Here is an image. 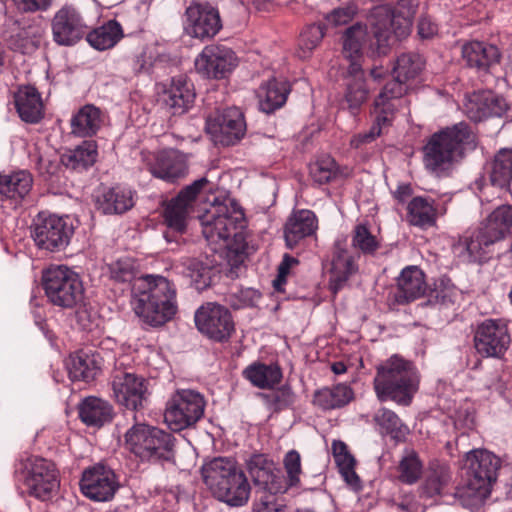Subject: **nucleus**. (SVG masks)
Masks as SVG:
<instances>
[{
	"label": "nucleus",
	"instance_id": "f257e3e1",
	"mask_svg": "<svg viewBox=\"0 0 512 512\" xmlns=\"http://www.w3.org/2000/svg\"><path fill=\"white\" fill-rule=\"evenodd\" d=\"M112 280L132 285V306L135 314L150 326H161L177 312L176 289L161 275L136 277L138 267L130 257L119 258L108 266Z\"/></svg>",
	"mask_w": 512,
	"mask_h": 512
},
{
	"label": "nucleus",
	"instance_id": "f03ea898",
	"mask_svg": "<svg viewBox=\"0 0 512 512\" xmlns=\"http://www.w3.org/2000/svg\"><path fill=\"white\" fill-rule=\"evenodd\" d=\"M476 147V136L468 124L457 123L434 133L423 147L425 168L437 177L448 176L466 151Z\"/></svg>",
	"mask_w": 512,
	"mask_h": 512
},
{
	"label": "nucleus",
	"instance_id": "7ed1b4c3",
	"mask_svg": "<svg viewBox=\"0 0 512 512\" xmlns=\"http://www.w3.org/2000/svg\"><path fill=\"white\" fill-rule=\"evenodd\" d=\"M373 384L379 401L391 400L398 405L408 406L418 390L419 377L410 361L392 355L377 366Z\"/></svg>",
	"mask_w": 512,
	"mask_h": 512
},
{
	"label": "nucleus",
	"instance_id": "20e7f679",
	"mask_svg": "<svg viewBox=\"0 0 512 512\" xmlns=\"http://www.w3.org/2000/svg\"><path fill=\"white\" fill-rule=\"evenodd\" d=\"M175 438L154 426L136 423L125 433V444L142 461H169L173 457Z\"/></svg>",
	"mask_w": 512,
	"mask_h": 512
},
{
	"label": "nucleus",
	"instance_id": "39448f33",
	"mask_svg": "<svg viewBox=\"0 0 512 512\" xmlns=\"http://www.w3.org/2000/svg\"><path fill=\"white\" fill-rule=\"evenodd\" d=\"M42 286L46 297L55 306L73 309L83 302V282L78 273L65 265H51L45 269Z\"/></svg>",
	"mask_w": 512,
	"mask_h": 512
},
{
	"label": "nucleus",
	"instance_id": "423d86ee",
	"mask_svg": "<svg viewBox=\"0 0 512 512\" xmlns=\"http://www.w3.org/2000/svg\"><path fill=\"white\" fill-rule=\"evenodd\" d=\"M91 17L80 7L65 3L59 7L50 20L52 40L62 47H72L79 43L94 26Z\"/></svg>",
	"mask_w": 512,
	"mask_h": 512
},
{
	"label": "nucleus",
	"instance_id": "0eeeda50",
	"mask_svg": "<svg viewBox=\"0 0 512 512\" xmlns=\"http://www.w3.org/2000/svg\"><path fill=\"white\" fill-rule=\"evenodd\" d=\"M228 204L214 206L202 218V233L210 244L221 242L230 248L228 241L231 237L242 240V233L238 229L244 227V214L240 207L229 200Z\"/></svg>",
	"mask_w": 512,
	"mask_h": 512
},
{
	"label": "nucleus",
	"instance_id": "6e6552de",
	"mask_svg": "<svg viewBox=\"0 0 512 512\" xmlns=\"http://www.w3.org/2000/svg\"><path fill=\"white\" fill-rule=\"evenodd\" d=\"M14 474L16 480L28 488L30 495L41 500L50 498L59 486L54 464L41 457L21 459L15 466Z\"/></svg>",
	"mask_w": 512,
	"mask_h": 512
},
{
	"label": "nucleus",
	"instance_id": "1a4fd4ad",
	"mask_svg": "<svg viewBox=\"0 0 512 512\" xmlns=\"http://www.w3.org/2000/svg\"><path fill=\"white\" fill-rule=\"evenodd\" d=\"M205 406V399L198 391L178 389L166 403L164 421L173 431L184 430L203 417Z\"/></svg>",
	"mask_w": 512,
	"mask_h": 512
},
{
	"label": "nucleus",
	"instance_id": "9d476101",
	"mask_svg": "<svg viewBox=\"0 0 512 512\" xmlns=\"http://www.w3.org/2000/svg\"><path fill=\"white\" fill-rule=\"evenodd\" d=\"M374 40L369 44L371 56H385L392 45V34L398 40L406 38L410 32L413 21L390 14L387 10H376L372 16Z\"/></svg>",
	"mask_w": 512,
	"mask_h": 512
},
{
	"label": "nucleus",
	"instance_id": "9b49d317",
	"mask_svg": "<svg viewBox=\"0 0 512 512\" xmlns=\"http://www.w3.org/2000/svg\"><path fill=\"white\" fill-rule=\"evenodd\" d=\"M424 61L422 57L415 52H406L400 54L393 67L394 78L386 83L379 93L378 103L385 102L396 103L398 108L401 105V98L407 92V82L417 77L422 71Z\"/></svg>",
	"mask_w": 512,
	"mask_h": 512
},
{
	"label": "nucleus",
	"instance_id": "f8f14e48",
	"mask_svg": "<svg viewBox=\"0 0 512 512\" xmlns=\"http://www.w3.org/2000/svg\"><path fill=\"white\" fill-rule=\"evenodd\" d=\"M115 401L131 411L143 408L148 396L147 381L131 369L116 367L111 374Z\"/></svg>",
	"mask_w": 512,
	"mask_h": 512
},
{
	"label": "nucleus",
	"instance_id": "ddd939ff",
	"mask_svg": "<svg viewBox=\"0 0 512 512\" xmlns=\"http://www.w3.org/2000/svg\"><path fill=\"white\" fill-rule=\"evenodd\" d=\"M73 227L56 215L39 213L33 221L31 236L36 245L48 251H56L68 245Z\"/></svg>",
	"mask_w": 512,
	"mask_h": 512
},
{
	"label": "nucleus",
	"instance_id": "4468645a",
	"mask_svg": "<svg viewBox=\"0 0 512 512\" xmlns=\"http://www.w3.org/2000/svg\"><path fill=\"white\" fill-rule=\"evenodd\" d=\"M197 329L216 342L227 341L234 332V322L228 308L208 302L200 306L194 316Z\"/></svg>",
	"mask_w": 512,
	"mask_h": 512
},
{
	"label": "nucleus",
	"instance_id": "2eb2a0df",
	"mask_svg": "<svg viewBox=\"0 0 512 512\" xmlns=\"http://www.w3.org/2000/svg\"><path fill=\"white\" fill-rule=\"evenodd\" d=\"M207 183L208 180L205 177L194 181L191 185L182 189L177 197L167 204L164 210V220L168 227V231L164 234V237L167 242L174 240L170 235L171 233H184L192 203Z\"/></svg>",
	"mask_w": 512,
	"mask_h": 512
},
{
	"label": "nucleus",
	"instance_id": "dca6fc26",
	"mask_svg": "<svg viewBox=\"0 0 512 512\" xmlns=\"http://www.w3.org/2000/svg\"><path fill=\"white\" fill-rule=\"evenodd\" d=\"M474 343L477 352L485 357H501L511 343L505 321L486 319L476 329Z\"/></svg>",
	"mask_w": 512,
	"mask_h": 512
},
{
	"label": "nucleus",
	"instance_id": "f3484780",
	"mask_svg": "<svg viewBox=\"0 0 512 512\" xmlns=\"http://www.w3.org/2000/svg\"><path fill=\"white\" fill-rule=\"evenodd\" d=\"M246 125L243 115L238 108L231 107L216 116H209L206 121V131L216 142L222 145H233L245 133Z\"/></svg>",
	"mask_w": 512,
	"mask_h": 512
},
{
	"label": "nucleus",
	"instance_id": "a211bd4d",
	"mask_svg": "<svg viewBox=\"0 0 512 512\" xmlns=\"http://www.w3.org/2000/svg\"><path fill=\"white\" fill-rule=\"evenodd\" d=\"M185 17L184 29L194 38H213L222 28L218 10L208 4L192 3L186 8Z\"/></svg>",
	"mask_w": 512,
	"mask_h": 512
},
{
	"label": "nucleus",
	"instance_id": "6ab92c4d",
	"mask_svg": "<svg viewBox=\"0 0 512 512\" xmlns=\"http://www.w3.org/2000/svg\"><path fill=\"white\" fill-rule=\"evenodd\" d=\"M118 486L113 470L101 464L85 470L80 481L82 493L97 502L111 500Z\"/></svg>",
	"mask_w": 512,
	"mask_h": 512
},
{
	"label": "nucleus",
	"instance_id": "aec40b11",
	"mask_svg": "<svg viewBox=\"0 0 512 512\" xmlns=\"http://www.w3.org/2000/svg\"><path fill=\"white\" fill-rule=\"evenodd\" d=\"M235 66V53L220 45L206 46L195 60L196 71L207 78H224Z\"/></svg>",
	"mask_w": 512,
	"mask_h": 512
},
{
	"label": "nucleus",
	"instance_id": "412c9836",
	"mask_svg": "<svg viewBox=\"0 0 512 512\" xmlns=\"http://www.w3.org/2000/svg\"><path fill=\"white\" fill-rule=\"evenodd\" d=\"M247 469L261 495L279 494L287 490L284 477L275 473L274 464L263 454H254L247 462Z\"/></svg>",
	"mask_w": 512,
	"mask_h": 512
},
{
	"label": "nucleus",
	"instance_id": "4be33fe9",
	"mask_svg": "<svg viewBox=\"0 0 512 512\" xmlns=\"http://www.w3.org/2000/svg\"><path fill=\"white\" fill-rule=\"evenodd\" d=\"M247 469L261 495L279 494L287 490L284 477L275 473L274 464L263 454H254L247 462Z\"/></svg>",
	"mask_w": 512,
	"mask_h": 512
},
{
	"label": "nucleus",
	"instance_id": "5701e85b",
	"mask_svg": "<svg viewBox=\"0 0 512 512\" xmlns=\"http://www.w3.org/2000/svg\"><path fill=\"white\" fill-rule=\"evenodd\" d=\"M505 99L490 90L469 94L464 103V112L475 122L490 117H501L507 111Z\"/></svg>",
	"mask_w": 512,
	"mask_h": 512
},
{
	"label": "nucleus",
	"instance_id": "b1692460",
	"mask_svg": "<svg viewBox=\"0 0 512 512\" xmlns=\"http://www.w3.org/2000/svg\"><path fill=\"white\" fill-rule=\"evenodd\" d=\"M153 159V162L146 163L148 171L154 177L168 183H175L188 172L187 157L179 150H162Z\"/></svg>",
	"mask_w": 512,
	"mask_h": 512
},
{
	"label": "nucleus",
	"instance_id": "393cba45",
	"mask_svg": "<svg viewBox=\"0 0 512 512\" xmlns=\"http://www.w3.org/2000/svg\"><path fill=\"white\" fill-rule=\"evenodd\" d=\"M406 211L409 225L426 230L436 226L438 217L446 214L447 208L428 196H415L408 202Z\"/></svg>",
	"mask_w": 512,
	"mask_h": 512
},
{
	"label": "nucleus",
	"instance_id": "a878e982",
	"mask_svg": "<svg viewBox=\"0 0 512 512\" xmlns=\"http://www.w3.org/2000/svg\"><path fill=\"white\" fill-rule=\"evenodd\" d=\"M357 270L354 256L346 249L345 242L336 241L329 269V290L336 295Z\"/></svg>",
	"mask_w": 512,
	"mask_h": 512
},
{
	"label": "nucleus",
	"instance_id": "bb28decb",
	"mask_svg": "<svg viewBox=\"0 0 512 512\" xmlns=\"http://www.w3.org/2000/svg\"><path fill=\"white\" fill-rule=\"evenodd\" d=\"M194 100V87L186 76L173 77L169 84L165 85L162 101L173 115H182L187 112L192 107Z\"/></svg>",
	"mask_w": 512,
	"mask_h": 512
},
{
	"label": "nucleus",
	"instance_id": "cd10ccee",
	"mask_svg": "<svg viewBox=\"0 0 512 512\" xmlns=\"http://www.w3.org/2000/svg\"><path fill=\"white\" fill-rule=\"evenodd\" d=\"M499 467L500 459L487 450L474 449L466 453V477L473 478L476 481L494 484L497 479Z\"/></svg>",
	"mask_w": 512,
	"mask_h": 512
},
{
	"label": "nucleus",
	"instance_id": "c85d7f7f",
	"mask_svg": "<svg viewBox=\"0 0 512 512\" xmlns=\"http://www.w3.org/2000/svg\"><path fill=\"white\" fill-rule=\"evenodd\" d=\"M318 229L316 215L307 209L295 211L284 227V238L288 248L293 249L302 240L315 235Z\"/></svg>",
	"mask_w": 512,
	"mask_h": 512
},
{
	"label": "nucleus",
	"instance_id": "c756f323",
	"mask_svg": "<svg viewBox=\"0 0 512 512\" xmlns=\"http://www.w3.org/2000/svg\"><path fill=\"white\" fill-rule=\"evenodd\" d=\"M238 469L236 462L227 457L207 460L201 467L203 482L215 496Z\"/></svg>",
	"mask_w": 512,
	"mask_h": 512
},
{
	"label": "nucleus",
	"instance_id": "7c9ffc66",
	"mask_svg": "<svg viewBox=\"0 0 512 512\" xmlns=\"http://www.w3.org/2000/svg\"><path fill=\"white\" fill-rule=\"evenodd\" d=\"M481 228L486 243L505 239L512 230V205L498 206L488 215Z\"/></svg>",
	"mask_w": 512,
	"mask_h": 512
},
{
	"label": "nucleus",
	"instance_id": "2f4dec72",
	"mask_svg": "<svg viewBox=\"0 0 512 512\" xmlns=\"http://www.w3.org/2000/svg\"><path fill=\"white\" fill-rule=\"evenodd\" d=\"M427 285L423 271L417 266L404 268L397 280L396 300L408 303L424 295Z\"/></svg>",
	"mask_w": 512,
	"mask_h": 512
},
{
	"label": "nucleus",
	"instance_id": "473e14b6",
	"mask_svg": "<svg viewBox=\"0 0 512 512\" xmlns=\"http://www.w3.org/2000/svg\"><path fill=\"white\" fill-rule=\"evenodd\" d=\"M102 358L98 353L77 352L69 357L67 369L73 381H91L100 373Z\"/></svg>",
	"mask_w": 512,
	"mask_h": 512
},
{
	"label": "nucleus",
	"instance_id": "72a5a7b5",
	"mask_svg": "<svg viewBox=\"0 0 512 512\" xmlns=\"http://www.w3.org/2000/svg\"><path fill=\"white\" fill-rule=\"evenodd\" d=\"M492 486L493 484L466 477V480L456 487L454 497L464 508L476 510L489 498Z\"/></svg>",
	"mask_w": 512,
	"mask_h": 512
},
{
	"label": "nucleus",
	"instance_id": "f704fd0d",
	"mask_svg": "<svg viewBox=\"0 0 512 512\" xmlns=\"http://www.w3.org/2000/svg\"><path fill=\"white\" fill-rule=\"evenodd\" d=\"M345 86L344 97L349 109L352 111L359 109L369 95L361 63L349 64Z\"/></svg>",
	"mask_w": 512,
	"mask_h": 512
},
{
	"label": "nucleus",
	"instance_id": "c9c22d12",
	"mask_svg": "<svg viewBox=\"0 0 512 512\" xmlns=\"http://www.w3.org/2000/svg\"><path fill=\"white\" fill-rule=\"evenodd\" d=\"M462 58L467 66L486 71L499 61L500 53L496 46L481 41H471L463 45Z\"/></svg>",
	"mask_w": 512,
	"mask_h": 512
},
{
	"label": "nucleus",
	"instance_id": "e433bc0d",
	"mask_svg": "<svg viewBox=\"0 0 512 512\" xmlns=\"http://www.w3.org/2000/svg\"><path fill=\"white\" fill-rule=\"evenodd\" d=\"M398 110L396 103L385 102L378 103V97L375 99V122L368 132L360 133L352 137L350 144L354 148L374 141L380 136L382 128L391 124L395 112Z\"/></svg>",
	"mask_w": 512,
	"mask_h": 512
},
{
	"label": "nucleus",
	"instance_id": "4c0bfd02",
	"mask_svg": "<svg viewBox=\"0 0 512 512\" xmlns=\"http://www.w3.org/2000/svg\"><path fill=\"white\" fill-rule=\"evenodd\" d=\"M103 123L102 112L92 104L81 107L70 121L71 133L78 137H92Z\"/></svg>",
	"mask_w": 512,
	"mask_h": 512
},
{
	"label": "nucleus",
	"instance_id": "58836bf2",
	"mask_svg": "<svg viewBox=\"0 0 512 512\" xmlns=\"http://www.w3.org/2000/svg\"><path fill=\"white\" fill-rule=\"evenodd\" d=\"M15 105L22 120L38 122L43 116V103L39 92L32 86L19 88L15 94Z\"/></svg>",
	"mask_w": 512,
	"mask_h": 512
},
{
	"label": "nucleus",
	"instance_id": "ea45409f",
	"mask_svg": "<svg viewBox=\"0 0 512 512\" xmlns=\"http://www.w3.org/2000/svg\"><path fill=\"white\" fill-rule=\"evenodd\" d=\"M290 92V85L285 80L275 78L263 84L258 91L259 107L265 113H272L282 107Z\"/></svg>",
	"mask_w": 512,
	"mask_h": 512
},
{
	"label": "nucleus",
	"instance_id": "a19ab883",
	"mask_svg": "<svg viewBox=\"0 0 512 512\" xmlns=\"http://www.w3.org/2000/svg\"><path fill=\"white\" fill-rule=\"evenodd\" d=\"M249 495L248 480L244 472L237 469L215 497L231 506H242L248 501Z\"/></svg>",
	"mask_w": 512,
	"mask_h": 512
},
{
	"label": "nucleus",
	"instance_id": "79ce46f5",
	"mask_svg": "<svg viewBox=\"0 0 512 512\" xmlns=\"http://www.w3.org/2000/svg\"><path fill=\"white\" fill-rule=\"evenodd\" d=\"M354 399V392L347 384H337L317 390L313 403L322 410H333L346 406Z\"/></svg>",
	"mask_w": 512,
	"mask_h": 512
},
{
	"label": "nucleus",
	"instance_id": "37998d69",
	"mask_svg": "<svg viewBox=\"0 0 512 512\" xmlns=\"http://www.w3.org/2000/svg\"><path fill=\"white\" fill-rule=\"evenodd\" d=\"M123 29L116 20H109L103 25L94 26L85 35L89 45L98 51H105L113 48L122 38Z\"/></svg>",
	"mask_w": 512,
	"mask_h": 512
},
{
	"label": "nucleus",
	"instance_id": "c03bdc74",
	"mask_svg": "<svg viewBox=\"0 0 512 512\" xmlns=\"http://www.w3.org/2000/svg\"><path fill=\"white\" fill-rule=\"evenodd\" d=\"M32 182L31 175L26 171L0 175V201L12 200L17 203L29 193Z\"/></svg>",
	"mask_w": 512,
	"mask_h": 512
},
{
	"label": "nucleus",
	"instance_id": "a18cd8bd",
	"mask_svg": "<svg viewBox=\"0 0 512 512\" xmlns=\"http://www.w3.org/2000/svg\"><path fill=\"white\" fill-rule=\"evenodd\" d=\"M243 376L259 389H271L280 383L282 371L277 364L254 362L244 369Z\"/></svg>",
	"mask_w": 512,
	"mask_h": 512
},
{
	"label": "nucleus",
	"instance_id": "49530a36",
	"mask_svg": "<svg viewBox=\"0 0 512 512\" xmlns=\"http://www.w3.org/2000/svg\"><path fill=\"white\" fill-rule=\"evenodd\" d=\"M134 192L127 188L114 187L104 192L97 200L104 214H121L134 206Z\"/></svg>",
	"mask_w": 512,
	"mask_h": 512
},
{
	"label": "nucleus",
	"instance_id": "de8ad7c7",
	"mask_svg": "<svg viewBox=\"0 0 512 512\" xmlns=\"http://www.w3.org/2000/svg\"><path fill=\"white\" fill-rule=\"evenodd\" d=\"M367 38V27L361 23H356L345 30L342 36V54L350 64L361 63L362 47Z\"/></svg>",
	"mask_w": 512,
	"mask_h": 512
},
{
	"label": "nucleus",
	"instance_id": "09e8293b",
	"mask_svg": "<svg viewBox=\"0 0 512 512\" xmlns=\"http://www.w3.org/2000/svg\"><path fill=\"white\" fill-rule=\"evenodd\" d=\"M80 419L89 426H102L112 418V407L97 397H87L79 406Z\"/></svg>",
	"mask_w": 512,
	"mask_h": 512
},
{
	"label": "nucleus",
	"instance_id": "8fccbe9b",
	"mask_svg": "<svg viewBox=\"0 0 512 512\" xmlns=\"http://www.w3.org/2000/svg\"><path fill=\"white\" fill-rule=\"evenodd\" d=\"M494 243H486L480 227L475 237H462L453 244V252L463 261L475 262L482 258L485 249Z\"/></svg>",
	"mask_w": 512,
	"mask_h": 512
},
{
	"label": "nucleus",
	"instance_id": "3c124183",
	"mask_svg": "<svg viewBox=\"0 0 512 512\" xmlns=\"http://www.w3.org/2000/svg\"><path fill=\"white\" fill-rule=\"evenodd\" d=\"M97 155L96 142L89 140L64 154L62 162L73 170H85L95 163Z\"/></svg>",
	"mask_w": 512,
	"mask_h": 512
},
{
	"label": "nucleus",
	"instance_id": "603ef678",
	"mask_svg": "<svg viewBox=\"0 0 512 512\" xmlns=\"http://www.w3.org/2000/svg\"><path fill=\"white\" fill-rule=\"evenodd\" d=\"M374 421L382 434L390 435L396 441L403 440L408 433L407 426L398 415L387 408H380L374 415Z\"/></svg>",
	"mask_w": 512,
	"mask_h": 512
},
{
	"label": "nucleus",
	"instance_id": "864d4df0",
	"mask_svg": "<svg viewBox=\"0 0 512 512\" xmlns=\"http://www.w3.org/2000/svg\"><path fill=\"white\" fill-rule=\"evenodd\" d=\"M490 179L494 186L505 188L512 180V149L498 151L492 163Z\"/></svg>",
	"mask_w": 512,
	"mask_h": 512
},
{
	"label": "nucleus",
	"instance_id": "5fc2aeb1",
	"mask_svg": "<svg viewBox=\"0 0 512 512\" xmlns=\"http://www.w3.org/2000/svg\"><path fill=\"white\" fill-rule=\"evenodd\" d=\"M309 174L315 183L322 185L338 179L342 172L334 158L323 155L310 164Z\"/></svg>",
	"mask_w": 512,
	"mask_h": 512
},
{
	"label": "nucleus",
	"instance_id": "6e6d98bb",
	"mask_svg": "<svg viewBox=\"0 0 512 512\" xmlns=\"http://www.w3.org/2000/svg\"><path fill=\"white\" fill-rule=\"evenodd\" d=\"M450 480L451 472L449 467L447 465L437 464L430 468L423 484V491L429 497L438 495Z\"/></svg>",
	"mask_w": 512,
	"mask_h": 512
},
{
	"label": "nucleus",
	"instance_id": "4d7b16f0",
	"mask_svg": "<svg viewBox=\"0 0 512 512\" xmlns=\"http://www.w3.org/2000/svg\"><path fill=\"white\" fill-rule=\"evenodd\" d=\"M176 269L188 277L197 288L207 284L206 278L209 272L208 267L196 258L183 257L176 265Z\"/></svg>",
	"mask_w": 512,
	"mask_h": 512
},
{
	"label": "nucleus",
	"instance_id": "13d9d810",
	"mask_svg": "<svg viewBox=\"0 0 512 512\" xmlns=\"http://www.w3.org/2000/svg\"><path fill=\"white\" fill-rule=\"evenodd\" d=\"M398 478L402 483L414 484L422 474V463L414 452L406 454L398 465Z\"/></svg>",
	"mask_w": 512,
	"mask_h": 512
},
{
	"label": "nucleus",
	"instance_id": "bf43d9fd",
	"mask_svg": "<svg viewBox=\"0 0 512 512\" xmlns=\"http://www.w3.org/2000/svg\"><path fill=\"white\" fill-rule=\"evenodd\" d=\"M324 37V30L321 25L313 24L305 28L300 34L298 56L300 58L309 57L313 49L321 42Z\"/></svg>",
	"mask_w": 512,
	"mask_h": 512
},
{
	"label": "nucleus",
	"instance_id": "052dcab7",
	"mask_svg": "<svg viewBox=\"0 0 512 512\" xmlns=\"http://www.w3.org/2000/svg\"><path fill=\"white\" fill-rule=\"evenodd\" d=\"M352 246L364 254H374L380 244L366 225L358 224L353 230Z\"/></svg>",
	"mask_w": 512,
	"mask_h": 512
},
{
	"label": "nucleus",
	"instance_id": "680f3d73",
	"mask_svg": "<svg viewBox=\"0 0 512 512\" xmlns=\"http://www.w3.org/2000/svg\"><path fill=\"white\" fill-rule=\"evenodd\" d=\"M345 482L353 489L358 490L361 487L360 479L355 472V459L350 453H345L334 457Z\"/></svg>",
	"mask_w": 512,
	"mask_h": 512
},
{
	"label": "nucleus",
	"instance_id": "e2e57ef3",
	"mask_svg": "<svg viewBox=\"0 0 512 512\" xmlns=\"http://www.w3.org/2000/svg\"><path fill=\"white\" fill-rule=\"evenodd\" d=\"M283 465L287 473V488L297 486L302 472L300 454L296 450L288 451L284 456Z\"/></svg>",
	"mask_w": 512,
	"mask_h": 512
},
{
	"label": "nucleus",
	"instance_id": "0e129e2a",
	"mask_svg": "<svg viewBox=\"0 0 512 512\" xmlns=\"http://www.w3.org/2000/svg\"><path fill=\"white\" fill-rule=\"evenodd\" d=\"M457 296V289L442 280L431 293L429 302L434 305L449 306L455 302Z\"/></svg>",
	"mask_w": 512,
	"mask_h": 512
},
{
	"label": "nucleus",
	"instance_id": "69168bd1",
	"mask_svg": "<svg viewBox=\"0 0 512 512\" xmlns=\"http://www.w3.org/2000/svg\"><path fill=\"white\" fill-rule=\"evenodd\" d=\"M262 396L275 410L285 409L295 401V394L288 386H282L271 394H262Z\"/></svg>",
	"mask_w": 512,
	"mask_h": 512
},
{
	"label": "nucleus",
	"instance_id": "338daca9",
	"mask_svg": "<svg viewBox=\"0 0 512 512\" xmlns=\"http://www.w3.org/2000/svg\"><path fill=\"white\" fill-rule=\"evenodd\" d=\"M254 512H287V506L277 494H265L259 496Z\"/></svg>",
	"mask_w": 512,
	"mask_h": 512
},
{
	"label": "nucleus",
	"instance_id": "774afa93",
	"mask_svg": "<svg viewBox=\"0 0 512 512\" xmlns=\"http://www.w3.org/2000/svg\"><path fill=\"white\" fill-rule=\"evenodd\" d=\"M17 8L23 12L35 13L46 12L52 5L53 0H13Z\"/></svg>",
	"mask_w": 512,
	"mask_h": 512
}]
</instances>
